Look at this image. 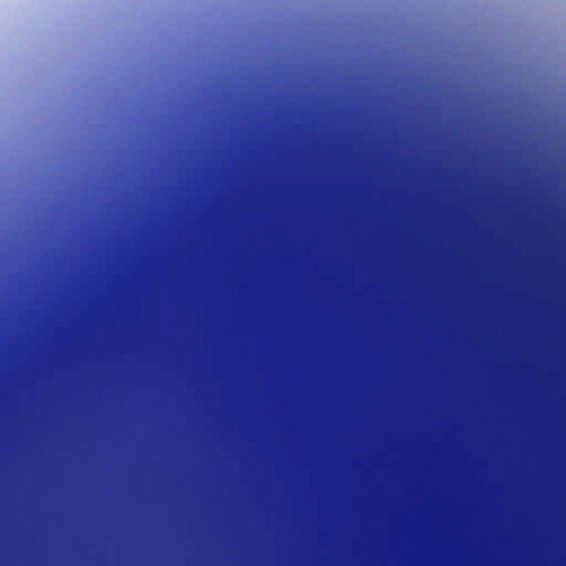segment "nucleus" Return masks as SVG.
<instances>
[{
	"label": "nucleus",
	"instance_id": "f257e3e1",
	"mask_svg": "<svg viewBox=\"0 0 566 566\" xmlns=\"http://www.w3.org/2000/svg\"><path fill=\"white\" fill-rule=\"evenodd\" d=\"M239 481H248V102L239 142Z\"/></svg>",
	"mask_w": 566,
	"mask_h": 566
},
{
	"label": "nucleus",
	"instance_id": "f03ea898",
	"mask_svg": "<svg viewBox=\"0 0 566 566\" xmlns=\"http://www.w3.org/2000/svg\"><path fill=\"white\" fill-rule=\"evenodd\" d=\"M252 201V195L250 193V202ZM250 248L252 247V237L250 235L249 239ZM252 268V258L250 256V269ZM252 326V323L250 322V327ZM252 352V345L250 344V353Z\"/></svg>",
	"mask_w": 566,
	"mask_h": 566
},
{
	"label": "nucleus",
	"instance_id": "7ed1b4c3",
	"mask_svg": "<svg viewBox=\"0 0 566 566\" xmlns=\"http://www.w3.org/2000/svg\"><path fill=\"white\" fill-rule=\"evenodd\" d=\"M249 76H250V77L252 76V71H249Z\"/></svg>",
	"mask_w": 566,
	"mask_h": 566
},
{
	"label": "nucleus",
	"instance_id": "20e7f679",
	"mask_svg": "<svg viewBox=\"0 0 566 566\" xmlns=\"http://www.w3.org/2000/svg\"><path fill=\"white\" fill-rule=\"evenodd\" d=\"M249 76H250V77L252 76V71H249Z\"/></svg>",
	"mask_w": 566,
	"mask_h": 566
}]
</instances>
